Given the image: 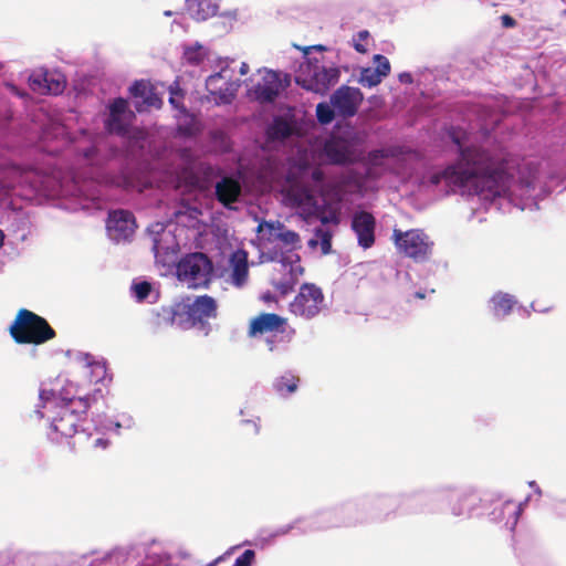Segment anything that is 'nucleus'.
Returning a JSON list of instances; mask_svg holds the SVG:
<instances>
[{
  "mask_svg": "<svg viewBox=\"0 0 566 566\" xmlns=\"http://www.w3.org/2000/svg\"><path fill=\"white\" fill-rule=\"evenodd\" d=\"M209 139L214 150L222 155L230 154L233 149L231 137L222 129L210 132Z\"/></svg>",
  "mask_w": 566,
  "mask_h": 566,
  "instance_id": "40",
  "label": "nucleus"
},
{
  "mask_svg": "<svg viewBox=\"0 0 566 566\" xmlns=\"http://www.w3.org/2000/svg\"><path fill=\"white\" fill-rule=\"evenodd\" d=\"M175 268L177 280L186 282L192 289L208 287L214 273L213 262L202 252L182 255Z\"/></svg>",
  "mask_w": 566,
  "mask_h": 566,
  "instance_id": "9",
  "label": "nucleus"
},
{
  "mask_svg": "<svg viewBox=\"0 0 566 566\" xmlns=\"http://www.w3.org/2000/svg\"><path fill=\"white\" fill-rule=\"evenodd\" d=\"M9 329L17 344L41 345L55 337L48 321L27 308L18 312Z\"/></svg>",
  "mask_w": 566,
  "mask_h": 566,
  "instance_id": "8",
  "label": "nucleus"
},
{
  "mask_svg": "<svg viewBox=\"0 0 566 566\" xmlns=\"http://www.w3.org/2000/svg\"><path fill=\"white\" fill-rule=\"evenodd\" d=\"M217 315V301L208 294L196 296L192 301L187 297L186 301L172 306H163L158 313L164 322L171 325L176 324L179 327H185L186 324L192 322H200L202 318H214Z\"/></svg>",
  "mask_w": 566,
  "mask_h": 566,
  "instance_id": "6",
  "label": "nucleus"
},
{
  "mask_svg": "<svg viewBox=\"0 0 566 566\" xmlns=\"http://www.w3.org/2000/svg\"><path fill=\"white\" fill-rule=\"evenodd\" d=\"M92 422L97 431H115V419L109 418L104 408H96V411H92Z\"/></svg>",
  "mask_w": 566,
  "mask_h": 566,
  "instance_id": "43",
  "label": "nucleus"
},
{
  "mask_svg": "<svg viewBox=\"0 0 566 566\" xmlns=\"http://www.w3.org/2000/svg\"><path fill=\"white\" fill-rule=\"evenodd\" d=\"M525 502L515 504L511 500H489L483 509L488 520L495 524L503 523L504 527L513 532L524 510Z\"/></svg>",
  "mask_w": 566,
  "mask_h": 566,
  "instance_id": "14",
  "label": "nucleus"
},
{
  "mask_svg": "<svg viewBox=\"0 0 566 566\" xmlns=\"http://www.w3.org/2000/svg\"><path fill=\"white\" fill-rule=\"evenodd\" d=\"M417 150L406 146H392L387 148H375L371 149L366 157L363 156L365 165L385 170V159L387 158H400L405 156H417Z\"/></svg>",
  "mask_w": 566,
  "mask_h": 566,
  "instance_id": "26",
  "label": "nucleus"
},
{
  "mask_svg": "<svg viewBox=\"0 0 566 566\" xmlns=\"http://www.w3.org/2000/svg\"><path fill=\"white\" fill-rule=\"evenodd\" d=\"M72 402L75 407L80 408V411L86 416L88 411H96V408H105V390L102 388H95L92 392L83 396L75 397L71 392Z\"/></svg>",
  "mask_w": 566,
  "mask_h": 566,
  "instance_id": "33",
  "label": "nucleus"
},
{
  "mask_svg": "<svg viewBox=\"0 0 566 566\" xmlns=\"http://www.w3.org/2000/svg\"><path fill=\"white\" fill-rule=\"evenodd\" d=\"M4 86L7 87V90L14 96L21 98V99H27L30 97L29 93L23 90V88H20L18 85H15L13 82H4Z\"/></svg>",
  "mask_w": 566,
  "mask_h": 566,
  "instance_id": "62",
  "label": "nucleus"
},
{
  "mask_svg": "<svg viewBox=\"0 0 566 566\" xmlns=\"http://www.w3.org/2000/svg\"><path fill=\"white\" fill-rule=\"evenodd\" d=\"M306 522V518L304 516H300L297 518H295L294 521H292L291 523L289 524H285V525H282V526H279L277 528H275L274 531L268 533L265 536H263L261 539L264 542V543H272L274 542V539L276 537H280V536H284V535H287L289 533H291L292 531L296 530L297 531V534L302 535L301 534V530L304 528V524Z\"/></svg>",
  "mask_w": 566,
  "mask_h": 566,
  "instance_id": "39",
  "label": "nucleus"
},
{
  "mask_svg": "<svg viewBox=\"0 0 566 566\" xmlns=\"http://www.w3.org/2000/svg\"><path fill=\"white\" fill-rule=\"evenodd\" d=\"M142 102L146 106H151V107H160V105L163 104V101L160 99V97L154 91L153 87L149 88V91L147 92L145 98Z\"/></svg>",
  "mask_w": 566,
  "mask_h": 566,
  "instance_id": "59",
  "label": "nucleus"
},
{
  "mask_svg": "<svg viewBox=\"0 0 566 566\" xmlns=\"http://www.w3.org/2000/svg\"><path fill=\"white\" fill-rule=\"evenodd\" d=\"M340 70L324 56H306L295 74L296 85L307 92L325 95L339 80Z\"/></svg>",
  "mask_w": 566,
  "mask_h": 566,
  "instance_id": "5",
  "label": "nucleus"
},
{
  "mask_svg": "<svg viewBox=\"0 0 566 566\" xmlns=\"http://www.w3.org/2000/svg\"><path fill=\"white\" fill-rule=\"evenodd\" d=\"M65 80L62 76H55L48 72V83H45V93L59 95L65 90Z\"/></svg>",
  "mask_w": 566,
  "mask_h": 566,
  "instance_id": "49",
  "label": "nucleus"
},
{
  "mask_svg": "<svg viewBox=\"0 0 566 566\" xmlns=\"http://www.w3.org/2000/svg\"><path fill=\"white\" fill-rule=\"evenodd\" d=\"M34 415L40 420L46 419V439L51 443L65 444L71 452L75 451L73 438L78 432V423L84 415L73 405L69 387H63L59 391L40 388Z\"/></svg>",
  "mask_w": 566,
  "mask_h": 566,
  "instance_id": "3",
  "label": "nucleus"
},
{
  "mask_svg": "<svg viewBox=\"0 0 566 566\" xmlns=\"http://www.w3.org/2000/svg\"><path fill=\"white\" fill-rule=\"evenodd\" d=\"M264 226L268 228L270 234H273L276 240L282 241L286 245H295L300 242L298 233L286 229L280 221L264 222Z\"/></svg>",
  "mask_w": 566,
  "mask_h": 566,
  "instance_id": "36",
  "label": "nucleus"
},
{
  "mask_svg": "<svg viewBox=\"0 0 566 566\" xmlns=\"http://www.w3.org/2000/svg\"><path fill=\"white\" fill-rule=\"evenodd\" d=\"M255 552L253 549H245L238 556L232 566H252L255 562Z\"/></svg>",
  "mask_w": 566,
  "mask_h": 566,
  "instance_id": "55",
  "label": "nucleus"
},
{
  "mask_svg": "<svg viewBox=\"0 0 566 566\" xmlns=\"http://www.w3.org/2000/svg\"><path fill=\"white\" fill-rule=\"evenodd\" d=\"M230 265H231V283L235 287H242L245 285L249 276V266H248V254L245 251H238L231 254L230 256Z\"/></svg>",
  "mask_w": 566,
  "mask_h": 566,
  "instance_id": "31",
  "label": "nucleus"
},
{
  "mask_svg": "<svg viewBox=\"0 0 566 566\" xmlns=\"http://www.w3.org/2000/svg\"><path fill=\"white\" fill-rule=\"evenodd\" d=\"M294 284H295V282L291 279V280L280 281V282L275 283L274 286L280 291V293L283 296H285L294 290Z\"/></svg>",
  "mask_w": 566,
  "mask_h": 566,
  "instance_id": "64",
  "label": "nucleus"
},
{
  "mask_svg": "<svg viewBox=\"0 0 566 566\" xmlns=\"http://www.w3.org/2000/svg\"><path fill=\"white\" fill-rule=\"evenodd\" d=\"M291 167L297 170L301 176H307L311 170V164L303 159H294Z\"/></svg>",
  "mask_w": 566,
  "mask_h": 566,
  "instance_id": "61",
  "label": "nucleus"
},
{
  "mask_svg": "<svg viewBox=\"0 0 566 566\" xmlns=\"http://www.w3.org/2000/svg\"><path fill=\"white\" fill-rule=\"evenodd\" d=\"M376 226L377 221L371 212L364 209H357L353 212L350 218V229L357 237L358 245L364 250H367L375 244Z\"/></svg>",
  "mask_w": 566,
  "mask_h": 566,
  "instance_id": "20",
  "label": "nucleus"
},
{
  "mask_svg": "<svg viewBox=\"0 0 566 566\" xmlns=\"http://www.w3.org/2000/svg\"><path fill=\"white\" fill-rule=\"evenodd\" d=\"M153 239L151 250L157 261H164L161 258L175 254L178 249V242L170 230H167L164 223L156 222L148 228Z\"/></svg>",
  "mask_w": 566,
  "mask_h": 566,
  "instance_id": "24",
  "label": "nucleus"
},
{
  "mask_svg": "<svg viewBox=\"0 0 566 566\" xmlns=\"http://www.w3.org/2000/svg\"><path fill=\"white\" fill-rule=\"evenodd\" d=\"M358 81L361 85L371 88L379 85L382 80L373 67H363Z\"/></svg>",
  "mask_w": 566,
  "mask_h": 566,
  "instance_id": "48",
  "label": "nucleus"
},
{
  "mask_svg": "<svg viewBox=\"0 0 566 566\" xmlns=\"http://www.w3.org/2000/svg\"><path fill=\"white\" fill-rule=\"evenodd\" d=\"M130 295L137 303L155 304L159 301L160 292L147 280H133Z\"/></svg>",
  "mask_w": 566,
  "mask_h": 566,
  "instance_id": "34",
  "label": "nucleus"
},
{
  "mask_svg": "<svg viewBox=\"0 0 566 566\" xmlns=\"http://www.w3.org/2000/svg\"><path fill=\"white\" fill-rule=\"evenodd\" d=\"M265 333H280V343L287 345L295 335V329L286 331V319L275 313H262L250 322L248 335L256 337Z\"/></svg>",
  "mask_w": 566,
  "mask_h": 566,
  "instance_id": "15",
  "label": "nucleus"
},
{
  "mask_svg": "<svg viewBox=\"0 0 566 566\" xmlns=\"http://www.w3.org/2000/svg\"><path fill=\"white\" fill-rule=\"evenodd\" d=\"M314 235L319 240L322 253L325 255L332 253L333 232L329 229L316 227L314 229Z\"/></svg>",
  "mask_w": 566,
  "mask_h": 566,
  "instance_id": "45",
  "label": "nucleus"
},
{
  "mask_svg": "<svg viewBox=\"0 0 566 566\" xmlns=\"http://www.w3.org/2000/svg\"><path fill=\"white\" fill-rule=\"evenodd\" d=\"M394 238L396 247L416 262L427 261L432 253L433 242L423 230H395Z\"/></svg>",
  "mask_w": 566,
  "mask_h": 566,
  "instance_id": "12",
  "label": "nucleus"
},
{
  "mask_svg": "<svg viewBox=\"0 0 566 566\" xmlns=\"http://www.w3.org/2000/svg\"><path fill=\"white\" fill-rule=\"evenodd\" d=\"M220 8V0H185V10L189 17L203 22L216 17Z\"/></svg>",
  "mask_w": 566,
  "mask_h": 566,
  "instance_id": "27",
  "label": "nucleus"
},
{
  "mask_svg": "<svg viewBox=\"0 0 566 566\" xmlns=\"http://www.w3.org/2000/svg\"><path fill=\"white\" fill-rule=\"evenodd\" d=\"M382 170L365 165L364 174H361L363 180L366 182L367 180L376 181L382 176Z\"/></svg>",
  "mask_w": 566,
  "mask_h": 566,
  "instance_id": "60",
  "label": "nucleus"
},
{
  "mask_svg": "<svg viewBox=\"0 0 566 566\" xmlns=\"http://www.w3.org/2000/svg\"><path fill=\"white\" fill-rule=\"evenodd\" d=\"M373 61L376 64V67L374 70L381 77V80L390 74V62L385 55L375 54Z\"/></svg>",
  "mask_w": 566,
  "mask_h": 566,
  "instance_id": "51",
  "label": "nucleus"
},
{
  "mask_svg": "<svg viewBox=\"0 0 566 566\" xmlns=\"http://www.w3.org/2000/svg\"><path fill=\"white\" fill-rule=\"evenodd\" d=\"M300 377L294 370L287 369L272 381L274 392L281 398H289L295 394L300 386Z\"/></svg>",
  "mask_w": 566,
  "mask_h": 566,
  "instance_id": "32",
  "label": "nucleus"
},
{
  "mask_svg": "<svg viewBox=\"0 0 566 566\" xmlns=\"http://www.w3.org/2000/svg\"><path fill=\"white\" fill-rule=\"evenodd\" d=\"M28 82L33 91H41L45 93V83H48V72L45 71L40 74L32 73L29 75Z\"/></svg>",
  "mask_w": 566,
  "mask_h": 566,
  "instance_id": "53",
  "label": "nucleus"
},
{
  "mask_svg": "<svg viewBox=\"0 0 566 566\" xmlns=\"http://www.w3.org/2000/svg\"><path fill=\"white\" fill-rule=\"evenodd\" d=\"M291 310L294 314L310 319L319 313V305L308 302L305 293H298L291 304Z\"/></svg>",
  "mask_w": 566,
  "mask_h": 566,
  "instance_id": "37",
  "label": "nucleus"
},
{
  "mask_svg": "<svg viewBox=\"0 0 566 566\" xmlns=\"http://www.w3.org/2000/svg\"><path fill=\"white\" fill-rule=\"evenodd\" d=\"M151 86L145 80H135L128 87V93L133 98H145Z\"/></svg>",
  "mask_w": 566,
  "mask_h": 566,
  "instance_id": "50",
  "label": "nucleus"
},
{
  "mask_svg": "<svg viewBox=\"0 0 566 566\" xmlns=\"http://www.w3.org/2000/svg\"><path fill=\"white\" fill-rule=\"evenodd\" d=\"M300 293H305V298L308 300V302L312 301V303L317 305L322 304L324 301L322 289L313 283H304L301 286Z\"/></svg>",
  "mask_w": 566,
  "mask_h": 566,
  "instance_id": "47",
  "label": "nucleus"
},
{
  "mask_svg": "<svg viewBox=\"0 0 566 566\" xmlns=\"http://www.w3.org/2000/svg\"><path fill=\"white\" fill-rule=\"evenodd\" d=\"M206 90L213 96L219 98V104H230L233 101V94L222 91V87L218 85L217 81H212L209 84V76L206 80Z\"/></svg>",
  "mask_w": 566,
  "mask_h": 566,
  "instance_id": "46",
  "label": "nucleus"
},
{
  "mask_svg": "<svg viewBox=\"0 0 566 566\" xmlns=\"http://www.w3.org/2000/svg\"><path fill=\"white\" fill-rule=\"evenodd\" d=\"M182 61L191 66H199L205 60L209 59V49L196 41L189 44H182Z\"/></svg>",
  "mask_w": 566,
  "mask_h": 566,
  "instance_id": "35",
  "label": "nucleus"
},
{
  "mask_svg": "<svg viewBox=\"0 0 566 566\" xmlns=\"http://www.w3.org/2000/svg\"><path fill=\"white\" fill-rule=\"evenodd\" d=\"M336 116H338V112L331 103L321 102L316 105V118L319 124L328 125Z\"/></svg>",
  "mask_w": 566,
  "mask_h": 566,
  "instance_id": "44",
  "label": "nucleus"
},
{
  "mask_svg": "<svg viewBox=\"0 0 566 566\" xmlns=\"http://www.w3.org/2000/svg\"><path fill=\"white\" fill-rule=\"evenodd\" d=\"M4 232L11 244L24 242L31 233V220L23 210L9 211L3 220Z\"/></svg>",
  "mask_w": 566,
  "mask_h": 566,
  "instance_id": "22",
  "label": "nucleus"
},
{
  "mask_svg": "<svg viewBox=\"0 0 566 566\" xmlns=\"http://www.w3.org/2000/svg\"><path fill=\"white\" fill-rule=\"evenodd\" d=\"M77 154L90 166V178L98 188L92 196L95 205L105 200L104 188L124 190L143 188L145 177L143 166L132 154L118 146L94 140L83 148H77Z\"/></svg>",
  "mask_w": 566,
  "mask_h": 566,
  "instance_id": "2",
  "label": "nucleus"
},
{
  "mask_svg": "<svg viewBox=\"0 0 566 566\" xmlns=\"http://www.w3.org/2000/svg\"><path fill=\"white\" fill-rule=\"evenodd\" d=\"M357 144L356 133H344L325 139L321 153L329 165L350 167L363 160V151L356 147Z\"/></svg>",
  "mask_w": 566,
  "mask_h": 566,
  "instance_id": "10",
  "label": "nucleus"
},
{
  "mask_svg": "<svg viewBox=\"0 0 566 566\" xmlns=\"http://www.w3.org/2000/svg\"><path fill=\"white\" fill-rule=\"evenodd\" d=\"M44 179L45 175L40 168L20 163L17 150L0 140V199L19 187L39 190Z\"/></svg>",
  "mask_w": 566,
  "mask_h": 566,
  "instance_id": "4",
  "label": "nucleus"
},
{
  "mask_svg": "<svg viewBox=\"0 0 566 566\" xmlns=\"http://www.w3.org/2000/svg\"><path fill=\"white\" fill-rule=\"evenodd\" d=\"M107 115L104 119V127L107 133L124 136L129 126V120L134 117L127 99L116 97L107 105Z\"/></svg>",
  "mask_w": 566,
  "mask_h": 566,
  "instance_id": "17",
  "label": "nucleus"
},
{
  "mask_svg": "<svg viewBox=\"0 0 566 566\" xmlns=\"http://www.w3.org/2000/svg\"><path fill=\"white\" fill-rule=\"evenodd\" d=\"M364 496L369 511L370 523L386 522L399 515L398 495L375 493Z\"/></svg>",
  "mask_w": 566,
  "mask_h": 566,
  "instance_id": "19",
  "label": "nucleus"
},
{
  "mask_svg": "<svg viewBox=\"0 0 566 566\" xmlns=\"http://www.w3.org/2000/svg\"><path fill=\"white\" fill-rule=\"evenodd\" d=\"M265 70V75L250 90V94L261 104L273 103L291 85L290 74Z\"/></svg>",
  "mask_w": 566,
  "mask_h": 566,
  "instance_id": "13",
  "label": "nucleus"
},
{
  "mask_svg": "<svg viewBox=\"0 0 566 566\" xmlns=\"http://www.w3.org/2000/svg\"><path fill=\"white\" fill-rule=\"evenodd\" d=\"M43 566H71L73 551L42 552Z\"/></svg>",
  "mask_w": 566,
  "mask_h": 566,
  "instance_id": "41",
  "label": "nucleus"
},
{
  "mask_svg": "<svg viewBox=\"0 0 566 566\" xmlns=\"http://www.w3.org/2000/svg\"><path fill=\"white\" fill-rule=\"evenodd\" d=\"M397 506L399 515L442 513V506L439 503V489H419L400 493Z\"/></svg>",
  "mask_w": 566,
  "mask_h": 566,
  "instance_id": "11",
  "label": "nucleus"
},
{
  "mask_svg": "<svg viewBox=\"0 0 566 566\" xmlns=\"http://www.w3.org/2000/svg\"><path fill=\"white\" fill-rule=\"evenodd\" d=\"M488 499L481 497L470 486H443L439 489V503L448 507L449 513L454 517L471 518L484 516L483 509Z\"/></svg>",
  "mask_w": 566,
  "mask_h": 566,
  "instance_id": "7",
  "label": "nucleus"
},
{
  "mask_svg": "<svg viewBox=\"0 0 566 566\" xmlns=\"http://www.w3.org/2000/svg\"><path fill=\"white\" fill-rule=\"evenodd\" d=\"M265 343L270 352L287 349V345L284 346L283 343H280V333H271V335L265 338Z\"/></svg>",
  "mask_w": 566,
  "mask_h": 566,
  "instance_id": "56",
  "label": "nucleus"
},
{
  "mask_svg": "<svg viewBox=\"0 0 566 566\" xmlns=\"http://www.w3.org/2000/svg\"><path fill=\"white\" fill-rule=\"evenodd\" d=\"M0 566H14V548L0 551Z\"/></svg>",
  "mask_w": 566,
  "mask_h": 566,
  "instance_id": "58",
  "label": "nucleus"
},
{
  "mask_svg": "<svg viewBox=\"0 0 566 566\" xmlns=\"http://www.w3.org/2000/svg\"><path fill=\"white\" fill-rule=\"evenodd\" d=\"M517 303L514 295L497 291L489 300V308L495 319L502 321L512 313Z\"/></svg>",
  "mask_w": 566,
  "mask_h": 566,
  "instance_id": "30",
  "label": "nucleus"
},
{
  "mask_svg": "<svg viewBox=\"0 0 566 566\" xmlns=\"http://www.w3.org/2000/svg\"><path fill=\"white\" fill-rule=\"evenodd\" d=\"M318 220L323 226H337L340 222V218L337 211H331L328 214H322L318 217Z\"/></svg>",
  "mask_w": 566,
  "mask_h": 566,
  "instance_id": "63",
  "label": "nucleus"
},
{
  "mask_svg": "<svg viewBox=\"0 0 566 566\" xmlns=\"http://www.w3.org/2000/svg\"><path fill=\"white\" fill-rule=\"evenodd\" d=\"M128 556L129 551L125 547H114L106 552L91 549L82 554L73 552L71 566H122Z\"/></svg>",
  "mask_w": 566,
  "mask_h": 566,
  "instance_id": "16",
  "label": "nucleus"
},
{
  "mask_svg": "<svg viewBox=\"0 0 566 566\" xmlns=\"http://www.w3.org/2000/svg\"><path fill=\"white\" fill-rule=\"evenodd\" d=\"M336 506L343 527H353L370 523L365 496L346 501Z\"/></svg>",
  "mask_w": 566,
  "mask_h": 566,
  "instance_id": "23",
  "label": "nucleus"
},
{
  "mask_svg": "<svg viewBox=\"0 0 566 566\" xmlns=\"http://www.w3.org/2000/svg\"><path fill=\"white\" fill-rule=\"evenodd\" d=\"M115 422V432L117 434H119L120 429H130L135 424L134 418L126 412L117 415Z\"/></svg>",
  "mask_w": 566,
  "mask_h": 566,
  "instance_id": "54",
  "label": "nucleus"
},
{
  "mask_svg": "<svg viewBox=\"0 0 566 566\" xmlns=\"http://www.w3.org/2000/svg\"><path fill=\"white\" fill-rule=\"evenodd\" d=\"M76 359L91 369V381L103 385L112 381L105 359L96 360L92 354L82 352L76 354Z\"/></svg>",
  "mask_w": 566,
  "mask_h": 566,
  "instance_id": "29",
  "label": "nucleus"
},
{
  "mask_svg": "<svg viewBox=\"0 0 566 566\" xmlns=\"http://www.w3.org/2000/svg\"><path fill=\"white\" fill-rule=\"evenodd\" d=\"M344 182L348 186L355 187L360 193L366 190V185L363 180L361 174L357 170H349L344 178Z\"/></svg>",
  "mask_w": 566,
  "mask_h": 566,
  "instance_id": "52",
  "label": "nucleus"
},
{
  "mask_svg": "<svg viewBox=\"0 0 566 566\" xmlns=\"http://www.w3.org/2000/svg\"><path fill=\"white\" fill-rule=\"evenodd\" d=\"M290 134V127L285 119L281 116H274L272 122L265 128V136L268 140L280 142L286 138Z\"/></svg>",
  "mask_w": 566,
  "mask_h": 566,
  "instance_id": "38",
  "label": "nucleus"
},
{
  "mask_svg": "<svg viewBox=\"0 0 566 566\" xmlns=\"http://www.w3.org/2000/svg\"><path fill=\"white\" fill-rule=\"evenodd\" d=\"M306 522L301 534L327 531L335 527H343L337 506L323 509L310 516H304Z\"/></svg>",
  "mask_w": 566,
  "mask_h": 566,
  "instance_id": "25",
  "label": "nucleus"
},
{
  "mask_svg": "<svg viewBox=\"0 0 566 566\" xmlns=\"http://www.w3.org/2000/svg\"><path fill=\"white\" fill-rule=\"evenodd\" d=\"M180 113L182 117L177 124L176 135L185 139L197 138L203 128L200 119L197 115L190 113L185 104H180Z\"/></svg>",
  "mask_w": 566,
  "mask_h": 566,
  "instance_id": "28",
  "label": "nucleus"
},
{
  "mask_svg": "<svg viewBox=\"0 0 566 566\" xmlns=\"http://www.w3.org/2000/svg\"><path fill=\"white\" fill-rule=\"evenodd\" d=\"M364 95L358 87L342 85L331 95V104L338 112L340 117H353L356 115Z\"/></svg>",
  "mask_w": 566,
  "mask_h": 566,
  "instance_id": "21",
  "label": "nucleus"
},
{
  "mask_svg": "<svg viewBox=\"0 0 566 566\" xmlns=\"http://www.w3.org/2000/svg\"><path fill=\"white\" fill-rule=\"evenodd\" d=\"M14 566H43L42 552H28L14 548Z\"/></svg>",
  "mask_w": 566,
  "mask_h": 566,
  "instance_id": "42",
  "label": "nucleus"
},
{
  "mask_svg": "<svg viewBox=\"0 0 566 566\" xmlns=\"http://www.w3.org/2000/svg\"><path fill=\"white\" fill-rule=\"evenodd\" d=\"M136 219L133 212L116 209L108 212L106 230L109 239L116 243L129 240L136 229Z\"/></svg>",
  "mask_w": 566,
  "mask_h": 566,
  "instance_id": "18",
  "label": "nucleus"
},
{
  "mask_svg": "<svg viewBox=\"0 0 566 566\" xmlns=\"http://www.w3.org/2000/svg\"><path fill=\"white\" fill-rule=\"evenodd\" d=\"M191 327H197L205 336H208L212 331L211 324L207 321V318H202L200 322L186 324L182 328L187 329Z\"/></svg>",
  "mask_w": 566,
  "mask_h": 566,
  "instance_id": "57",
  "label": "nucleus"
},
{
  "mask_svg": "<svg viewBox=\"0 0 566 566\" xmlns=\"http://www.w3.org/2000/svg\"><path fill=\"white\" fill-rule=\"evenodd\" d=\"M451 140L457 146V158L430 172V185L446 182L459 188L481 201L485 209L496 199L511 197L514 189H535L536 171L520 167L504 148L463 145L455 135H451Z\"/></svg>",
  "mask_w": 566,
  "mask_h": 566,
  "instance_id": "1",
  "label": "nucleus"
}]
</instances>
